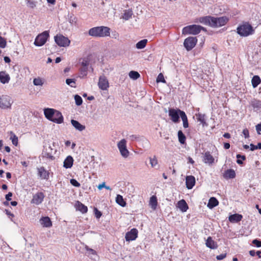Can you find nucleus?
Wrapping results in <instances>:
<instances>
[{
    "label": "nucleus",
    "instance_id": "nucleus-4",
    "mask_svg": "<svg viewBox=\"0 0 261 261\" xmlns=\"http://www.w3.org/2000/svg\"><path fill=\"white\" fill-rule=\"evenodd\" d=\"M237 33L242 37H247L253 34L254 30L251 24L245 22L237 28Z\"/></svg>",
    "mask_w": 261,
    "mask_h": 261
},
{
    "label": "nucleus",
    "instance_id": "nucleus-16",
    "mask_svg": "<svg viewBox=\"0 0 261 261\" xmlns=\"http://www.w3.org/2000/svg\"><path fill=\"white\" fill-rule=\"evenodd\" d=\"M38 175L41 179H48L49 178V172L43 167H41L37 168Z\"/></svg>",
    "mask_w": 261,
    "mask_h": 261
},
{
    "label": "nucleus",
    "instance_id": "nucleus-38",
    "mask_svg": "<svg viewBox=\"0 0 261 261\" xmlns=\"http://www.w3.org/2000/svg\"><path fill=\"white\" fill-rule=\"evenodd\" d=\"M133 15L132 11L131 10H125L123 13L122 16V18L125 20H128L130 18H131Z\"/></svg>",
    "mask_w": 261,
    "mask_h": 261
},
{
    "label": "nucleus",
    "instance_id": "nucleus-39",
    "mask_svg": "<svg viewBox=\"0 0 261 261\" xmlns=\"http://www.w3.org/2000/svg\"><path fill=\"white\" fill-rule=\"evenodd\" d=\"M178 138L179 142L181 144H184L186 141V137L181 130L178 132Z\"/></svg>",
    "mask_w": 261,
    "mask_h": 261
},
{
    "label": "nucleus",
    "instance_id": "nucleus-62",
    "mask_svg": "<svg viewBox=\"0 0 261 261\" xmlns=\"http://www.w3.org/2000/svg\"><path fill=\"white\" fill-rule=\"evenodd\" d=\"M223 137L224 138H230V135L229 134V133H225L224 135H223Z\"/></svg>",
    "mask_w": 261,
    "mask_h": 261
},
{
    "label": "nucleus",
    "instance_id": "nucleus-29",
    "mask_svg": "<svg viewBox=\"0 0 261 261\" xmlns=\"http://www.w3.org/2000/svg\"><path fill=\"white\" fill-rule=\"evenodd\" d=\"M158 204L157 198L155 196H152L149 200V205L153 210L156 208Z\"/></svg>",
    "mask_w": 261,
    "mask_h": 261
},
{
    "label": "nucleus",
    "instance_id": "nucleus-22",
    "mask_svg": "<svg viewBox=\"0 0 261 261\" xmlns=\"http://www.w3.org/2000/svg\"><path fill=\"white\" fill-rule=\"evenodd\" d=\"M205 245L207 247L212 249H215L218 247L217 243L215 242L211 237L207 238Z\"/></svg>",
    "mask_w": 261,
    "mask_h": 261
},
{
    "label": "nucleus",
    "instance_id": "nucleus-24",
    "mask_svg": "<svg viewBox=\"0 0 261 261\" xmlns=\"http://www.w3.org/2000/svg\"><path fill=\"white\" fill-rule=\"evenodd\" d=\"M71 123L76 130L80 132L84 130L86 128L85 125L81 124L79 121L73 119L71 120Z\"/></svg>",
    "mask_w": 261,
    "mask_h": 261
},
{
    "label": "nucleus",
    "instance_id": "nucleus-25",
    "mask_svg": "<svg viewBox=\"0 0 261 261\" xmlns=\"http://www.w3.org/2000/svg\"><path fill=\"white\" fill-rule=\"evenodd\" d=\"M75 207L76 210L80 211L82 213H86L88 211L87 207L79 201L76 202Z\"/></svg>",
    "mask_w": 261,
    "mask_h": 261
},
{
    "label": "nucleus",
    "instance_id": "nucleus-63",
    "mask_svg": "<svg viewBox=\"0 0 261 261\" xmlns=\"http://www.w3.org/2000/svg\"><path fill=\"white\" fill-rule=\"evenodd\" d=\"M256 252L254 250H250L249 251V254L251 256H254Z\"/></svg>",
    "mask_w": 261,
    "mask_h": 261
},
{
    "label": "nucleus",
    "instance_id": "nucleus-15",
    "mask_svg": "<svg viewBox=\"0 0 261 261\" xmlns=\"http://www.w3.org/2000/svg\"><path fill=\"white\" fill-rule=\"evenodd\" d=\"M203 161L205 164H213L215 162V159L209 151H206L203 154Z\"/></svg>",
    "mask_w": 261,
    "mask_h": 261
},
{
    "label": "nucleus",
    "instance_id": "nucleus-54",
    "mask_svg": "<svg viewBox=\"0 0 261 261\" xmlns=\"http://www.w3.org/2000/svg\"><path fill=\"white\" fill-rule=\"evenodd\" d=\"M95 216L97 218H99L101 216V212H99V211H98L96 208L95 209Z\"/></svg>",
    "mask_w": 261,
    "mask_h": 261
},
{
    "label": "nucleus",
    "instance_id": "nucleus-19",
    "mask_svg": "<svg viewBox=\"0 0 261 261\" xmlns=\"http://www.w3.org/2000/svg\"><path fill=\"white\" fill-rule=\"evenodd\" d=\"M89 64V61L88 58H84L82 59L81 65L83 66V68L81 69V74H83V76H86L87 75V71Z\"/></svg>",
    "mask_w": 261,
    "mask_h": 261
},
{
    "label": "nucleus",
    "instance_id": "nucleus-47",
    "mask_svg": "<svg viewBox=\"0 0 261 261\" xmlns=\"http://www.w3.org/2000/svg\"><path fill=\"white\" fill-rule=\"evenodd\" d=\"M6 40L4 38L0 37V47L5 48L6 46Z\"/></svg>",
    "mask_w": 261,
    "mask_h": 261
},
{
    "label": "nucleus",
    "instance_id": "nucleus-35",
    "mask_svg": "<svg viewBox=\"0 0 261 261\" xmlns=\"http://www.w3.org/2000/svg\"><path fill=\"white\" fill-rule=\"evenodd\" d=\"M147 41V39H143L139 41L136 45V48L138 49L144 48L146 46Z\"/></svg>",
    "mask_w": 261,
    "mask_h": 261
},
{
    "label": "nucleus",
    "instance_id": "nucleus-26",
    "mask_svg": "<svg viewBox=\"0 0 261 261\" xmlns=\"http://www.w3.org/2000/svg\"><path fill=\"white\" fill-rule=\"evenodd\" d=\"M218 204L219 201L215 197H213L210 198L207 206L209 208L212 209L214 207L217 206Z\"/></svg>",
    "mask_w": 261,
    "mask_h": 261
},
{
    "label": "nucleus",
    "instance_id": "nucleus-7",
    "mask_svg": "<svg viewBox=\"0 0 261 261\" xmlns=\"http://www.w3.org/2000/svg\"><path fill=\"white\" fill-rule=\"evenodd\" d=\"M49 37V32L45 31L37 36L34 44L36 46H42L45 44Z\"/></svg>",
    "mask_w": 261,
    "mask_h": 261
},
{
    "label": "nucleus",
    "instance_id": "nucleus-10",
    "mask_svg": "<svg viewBox=\"0 0 261 261\" xmlns=\"http://www.w3.org/2000/svg\"><path fill=\"white\" fill-rule=\"evenodd\" d=\"M197 39L196 37H189L186 38L184 42V45L188 51L191 50L196 45Z\"/></svg>",
    "mask_w": 261,
    "mask_h": 261
},
{
    "label": "nucleus",
    "instance_id": "nucleus-21",
    "mask_svg": "<svg viewBox=\"0 0 261 261\" xmlns=\"http://www.w3.org/2000/svg\"><path fill=\"white\" fill-rule=\"evenodd\" d=\"M73 164V158L70 155H68L64 161L63 167L66 169L70 168L72 167Z\"/></svg>",
    "mask_w": 261,
    "mask_h": 261
},
{
    "label": "nucleus",
    "instance_id": "nucleus-17",
    "mask_svg": "<svg viewBox=\"0 0 261 261\" xmlns=\"http://www.w3.org/2000/svg\"><path fill=\"white\" fill-rule=\"evenodd\" d=\"M186 187L188 189H191L195 184V178L192 175L187 176L186 178Z\"/></svg>",
    "mask_w": 261,
    "mask_h": 261
},
{
    "label": "nucleus",
    "instance_id": "nucleus-42",
    "mask_svg": "<svg viewBox=\"0 0 261 261\" xmlns=\"http://www.w3.org/2000/svg\"><path fill=\"white\" fill-rule=\"evenodd\" d=\"M74 100L75 102V104L77 106H81L83 103V99L82 97L79 95H75L74 96Z\"/></svg>",
    "mask_w": 261,
    "mask_h": 261
},
{
    "label": "nucleus",
    "instance_id": "nucleus-59",
    "mask_svg": "<svg viewBox=\"0 0 261 261\" xmlns=\"http://www.w3.org/2000/svg\"><path fill=\"white\" fill-rule=\"evenodd\" d=\"M4 60L6 63H10L11 61L10 59L8 57H5Z\"/></svg>",
    "mask_w": 261,
    "mask_h": 261
},
{
    "label": "nucleus",
    "instance_id": "nucleus-56",
    "mask_svg": "<svg viewBox=\"0 0 261 261\" xmlns=\"http://www.w3.org/2000/svg\"><path fill=\"white\" fill-rule=\"evenodd\" d=\"M12 196V194L11 192H9L6 195V199H7V200L10 201L11 200Z\"/></svg>",
    "mask_w": 261,
    "mask_h": 261
},
{
    "label": "nucleus",
    "instance_id": "nucleus-53",
    "mask_svg": "<svg viewBox=\"0 0 261 261\" xmlns=\"http://www.w3.org/2000/svg\"><path fill=\"white\" fill-rule=\"evenodd\" d=\"M226 257V254H221L216 256L218 260H222Z\"/></svg>",
    "mask_w": 261,
    "mask_h": 261
},
{
    "label": "nucleus",
    "instance_id": "nucleus-55",
    "mask_svg": "<svg viewBox=\"0 0 261 261\" xmlns=\"http://www.w3.org/2000/svg\"><path fill=\"white\" fill-rule=\"evenodd\" d=\"M86 249L88 251H89V254H92V255H95L96 252L95 250H94L92 249L88 248V247H86Z\"/></svg>",
    "mask_w": 261,
    "mask_h": 261
},
{
    "label": "nucleus",
    "instance_id": "nucleus-14",
    "mask_svg": "<svg viewBox=\"0 0 261 261\" xmlns=\"http://www.w3.org/2000/svg\"><path fill=\"white\" fill-rule=\"evenodd\" d=\"M138 232L137 229H132L125 234V238L126 241L129 242L136 240L138 236Z\"/></svg>",
    "mask_w": 261,
    "mask_h": 261
},
{
    "label": "nucleus",
    "instance_id": "nucleus-34",
    "mask_svg": "<svg viewBox=\"0 0 261 261\" xmlns=\"http://www.w3.org/2000/svg\"><path fill=\"white\" fill-rule=\"evenodd\" d=\"M149 159L150 164L151 165L152 168H155L158 166V161L155 156H154L153 157H149Z\"/></svg>",
    "mask_w": 261,
    "mask_h": 261
},
{
    "label": "nucleus",
    "instance_id": "nucleus-1",
    "mask_svg": "<svg viewBox=\"0 0 261 261\" xmlns=\"http://www.w3.org/2000/svg\"><path fill=\"white\" fill-rule=\"evenodd\" d=\"M228 20V19L226 16L215 17L206 16L197 18L195 22H199L213 28H218L224 25Z\"/></svg>",
    "mask_w": 261,
    "mask_h": 261
},
{
    "label": "nucleus",
    "instance_id": "nucleus-52",
    "mask_svg": "<svg viewBox=\"0 0 261 261\" xmlns=\"http://www.w3.org/2000/svg\"><path fill=\"white\" fill-rule=\"evenodd\" d=\"M44 156L46 158L50 159V160H54L55 159V157L49 153H44Z\"/></svg>",
    "mask_w": 261,
    "mask_h": 261
},
{
    "label": "nucleus",
    "instance_id": "nucleus-27",
    "mask_svg": "<svg viewBox=\"0 0 261 261\" xmlns=\"http://www.w3.org/2000/svg\"><path fill=\"white\" fill-rule=\"evenodd\" d=\"M242 217L241 215L235 214L229 217V220L232 223H237L242 220Z\"/></svg>",
    "mask_w": 261,
    "mask_h": 261
},
{
    "label": "nucleus",
    "instance_id": "nucleus-28",
    "mask_svg": "<svg viewBox=\"0 0 261 261\" xmlns=\"http://www.w3.org/2000/svg\"><path fill=\"white\" fill-rule=\"evenodd\" d=\"M178 207L183 212H186L188 209V206L185 200H181L178 202Z\"/></svg>",
    "mask_w": 261,
    "mask_h": 261
},
{
    "label": "nucleus",
    "instance_id": "nucleus-36",
    "mask_svg": "<svg viewBox=\"0 0 261 261\" xmlns=\"http://www.w3.org/2000/svg\"><path fill=\"white\" fill-rule=\"evenodd\" d=\"M181 118L183 121V126L187 128L189 126L187 117L185 112H181Z\"/></svg>",
    "mask_w": 261,
    "mask_h": 261
},
{
    "label": "nucleus",
    "instance_id": "nucleus-45",
    "mask_svg": "<svg viewBox=\"0 0 261 261\" xmlns=\"http://www.w3.org/2000/svg\"><path fill=\"white\" fill-rule=\"evenodd\" d=\"M237 158L238 159L237 161V163L238 164H243V162L242 160H240L239 159L240 158H241L242 160H245L246 159V157L245 155H242L241 154H237Z\"/></svg>",
    "mask_w": 261,
    "mask_h": 261
},
{
    "label": "nucleus",
    "instance_id": "nucleus-43",
    "mask_svg": "<svg viewBox=\"0 0 261 261\" xmlns=\"http://www.w3.org/2000/svg\"><path fill=\"white\" fill-rule=\"evenodd\" d=\"M77 21V18L74 15H71L69 18V22L71 25H76Z\"/></svg>",
    "mask_w": 261,
    "mask_h": 261
},
{
    "label": "nucleus",
    "instance_id": "nucleus-37",
    "mask_svg": "<svg viewBox=\"0 0 261 261\" xmlns=\"http://www.w3.org/2000/svg\"><path fill=\"white\" fill-rule=\"evenodd\" d=\"M10 140H11L12 144L16 146H17L18 137L12 132H10Z\"/></svg>",
    "mask_w": 261,
    "mask_h": 261
},
{
    "label": "nucleus",
    "instance_id": "nucleus-64",
    "mask_svg": "<svg viewBox=\"0 0 261 261\" xmlns=\"http://www.w3.org/2000/svg\"><path fill=\"white\" fill-rule=\"evenodd\" d=\"M188 162L191 163V164H192L194 163V160L191 158H190V157H189L188 158Z\"/></svg>",
    "mask_w": 261,
    "mask_h": 261
},
{
    "label": "nucleus",
    "instance_id": "nucleus-49",
    "mask_svg": "<svg viewBox=\"0 0 261 261\" xmlns=\"http://www.w3.org/2000/svg\"><path fill=\"white\" fill-rule=\"evenodd\" d=\"M252 243L257 247H261V241L257 239L253 240Z\"/></svg>",
    "mask_w": 261,
    "mask_h": 261
},
{
    "label": "nucleus",
    "instance_id": "nucleus-50",
    "mask_svg": "<svg viewBox=\"0 0 261 261\" xmlns=\"http://www.w3.org/2000/svg\"><path fill=\"white\" fill-rule=\"evenodd\" d=\"M243 134L245 137V138H249V131L247 129H244L243 130Z\"/></svg>",
    "mask_w": 261,
    "mask_h": 261
},
{
    "label": "nucleus",
    "instance_id": "nucleus-2",
    "mask_svg": "<svg viewBox=\"0 0 261 261\" xmlns=\"http://www.w3.org/2000/svg\"><path fill=\"white\" fill-rule=\"evenodd\" d=\"M43 111L45 118L48 120L57 124L64 122V117L60 111L52 108H45Z\"/></svg>",
    "mask_w": 261,
    "mask_h": 261
},
{
    "label": "nucleus",
    "instance_id": "nucleus-41",
    "mask_svg": "<svg viewBox=\"0 0 261 261\" xmlns=\"http://www.w3.org/2000/svg\"><path fill=\"white\" fill-rule=\"evenodd\" d=\"M66 83L71 87L75 88L76 87L75 80L74 79H67Z\"/></svg>",
    "mask_w": 261,
    "mask_h": 261
},
{
    "label": "nucleus",
    "instance_id": "nucleus-31",
    "mask_svg": "<svg viewBox=\"0 0 261 261\" xmlns=\"http://www.w3.org/2000/svg\"><path fill=\"white\" fill-rule=\"evenodd\" d=\"M261 80L258 75H254L251 80L252 85L253 88H256L260 83Z\"/></svg>",
    "mask_w": 261,
    "mask_h": 261
},
{
    "label": "nucleus",
    "instance_id": "nucleus-6",
    "mask_svg": "<svg viewBox=\"0 0 261 261\" xmlns=\"http://www.w3.org/2000/svg\"><path fill=\"white\" fill-rule=\"evenodd\" d=\"M13 100L12 97L8 95H0V109L10 110L12 108Z\"/></svg>",
    "mask_w": 261,
    "mask_h": 261
},
{
    "label": "nucleus",
    "instance_id": "nucleus-5",
    "mask_svg": "<svg viewBox=\"0 0 261 261\" xmlns=\"http://www.w3.org/2000/svg\"><path fill=\"white\" fill-rule=\"evenodd\" d=\"M206 31V30L204 27L196 24L189 25L184 27L182 29V33L184 35H197L199 34L201 31Z\"/></svg>",
    "mask_w": 261,
    "mask_h": 261
},
{
    "label": "nucleus",
    "instance_id": "nucleus-20",
    "mask_svg": "<svg viewBox=\"0 0 261 261\" xmlns=\"http://www.w3.org/2000/svg\"><path fill=\"white\" fill-rule=\"evenodd\" d=\"M236 174L233 169H227L223 173V177L226 179L234 178Z\"/></svg>",
    "mask_w": 261,
    "mask_h": 261
},
{
    "label": "nucleus",
    "instance_id": "nucleus-51",
    "mask_svg": "<svg viewBox=\"0 0 261 261\" xmlns=\"http://www.w3.org/2000/svg\"><path fill=\"white\" fill-rule=\"evenodd\" d=\"M256 129L258 135L261 134V123L256 125Z\"/></svg>",
    "mask_w": 261,
    "mask_h": 261
},
{
    "label": "nucleus",
    "instance_id": "nucleus-11",
    "mask_svg": "<svg viewBox=\"0 0 261 261\" xmlns=\"http://www.w3.org/2000/svg\"><path fill=\"white\" fill-rule=\"evenodd\" d=\"M98 86L100 90L103 91L108 89L109 83L107 77L105 75H101L99 77Z\"/></svg>",
    "mask_w": 261,
    "mask_h": 261
},
{
    "label": "nucleus",
    "instance_id": "nucleus-12",
    "mask_svg": "<svg viewBox=\"0 0 261 261\" xmlns=\"http://www.w3.org/2000/svg\"><path fill=\"white\" fill-rule=\"evenodd\" d=\"M181 112H184L179 109L175 110L174 109H170L169 110V115L171 119L174 123H177L179 121V115L181 117Z\"/></svg>",
    "mask_w": 261,
    "mask_h": 261
},
{
    "label": "nucleus",
    "instance_id": "nucleus-32",
    "mask_svg": "<svg viewBox=\"0 0 261 261\" xmlns=\"http://www.w3.org/2000/svg\"><path fill=\"white\" fill-rule=\"evenodd\" d=\"M116 202L117 204L121 206H125L126 205V202L124 200L123 197L120 195H117L116 198Z\"/></svg>",
    "mask_w": 261,
    "mask_h": 261
},
{
    "label": "nucleus",
    "instance_id": "nucleus-18",
    "mask_svg": "<svg viewBox=\"0 0 261 261\" xmlns=\"http://www.w3.org/2000/svg\"><path fill=\"white\" fill-rule=\"evenodd\" d=\"M41 225L44 227H50L52 226V222L48 217H42L40 219Z\"/></svg>",
    "mask_w": 261,
    "mask_h": 261
},
{
    "label": "nucleus",
    "instance_id": "nucleus-60",
    "mask_svg": "<svg viewBox=\"0 0 261 261\" xmlns=\"http://www.w3.org/2000/svg\"><path fill=\"white\" fill-rule=\"evenodd\" d=\"M224 147L226 149H229L230 148V144L228 143H225L224 144Z\"/></svg>",
    "mask_w": 261,
    "mask_h": 261
},
{
    "label": "nucleus",
    "instance_id": "nucleus-46",
    "mask_svg": "<svg viewBox=\"0 0 261 261\" xmlns=\"http://www.w3.org/2000/svg\"><path fill=\"white\" fill-rule=\"evenodd\" d=\"M156 82L157 83H159V82H162V83H165L166 81L164 79V75H163L162 73H160L157 78H156Z\"/></svg>",
    "mask_w": 261,
    "mask_h": 261
},
{
    "label": "nucleus",
    "instance_id": "nucleus-48",
    "mask_svg": "<svg viewBox=\"0 0 261 261\" xmlns=\"http://www.w3.org/2000/svg\"><path fill=\"white\" fill-rule=\"evenodd\" d=\"M70 184L74 187H79L80 186V184L74 179H70Z\"/></svg>",
    "mask_w": 261,
    "mask_h": 261
},
{
    "label": "nucleus",
    "instance_id": "nucleus-58",
    "mask_svg": "<svg viewBox=\"0 0 261 261\" xmlns=\"http://www.w3.org/2000/svg\"><path fill=\"white\" fill-rule=\"evenodd\" d=\"M250 150L251 151H253L255 149H257L256 145H254L253 144H251L250 145Z\"/></svg>",
    "mask_w": 261,
    "mask_h": 261
},
{
    "label": "nucleus",
    "instance_id": "nucleus-44",
    "mask_svg": "<svg viewBox=\"0 0 261 261\" xmlns=\"http://www.w3.org/2000/svg\"><path fill=\"white\" fill-rule=\"evenodd\" d=\"M27 4L31 8H34L36 6V2L32 0H27Z\"/></svg>",
    "mask_w": 261,
    "mask_h": 261
},
{
    "label": "nucleus",
    "instance_id": "nucleus-30",
    "mask_svg": "<svg viewBox=\"0 0 261 261\" xmlns=\"http://www.w3.org/2000/svg\"><path fill=\"white\" fill-rule=\"evenodd\" d=\"M45 80L40 77H37L33 79V84L36 86H42L44 84Z\"/></svg>",
    "mask_w": 261,
    "mask_h": 261
},
{
    "label": "nucleus",
    "instance_id": "nucleus-13",
    "mask_svg": "<svg viewBox=\"0 0 261 261\" xmlns=\"http://www.w3.org/2000/svg\"><path fill=\"white\" fill-rule=\"evenodd\" d=\"M44 198V195L42 192H38L34 195L31 200V203L39 205L42 203Z\"/></svg>",
    "mask_w": 261,
    "mask_h": 261
},
{
    "label": "nucleus",
    "instance_id": "nucleus-8",
    "mask_svg": "<svg viewBox=\"0 0 261 261\" xmlns=\"http://www.w3.org/2000/svg\"><path fill=\"white\" fill-rule=\"evenodd\" d=\"M56 43L60 47H66L69 46L70 40L62 34H57L54 37Z\"/></svg>",
    "mask_w": 261,
    "mask_h": 261
},
{
    "label": "nucleus",
    "instance_id": "nucleus-9",
    "mask_svg": "<svg viewBox=\"0 0 261 261\" xmlns=\"http://www.w3.org/2000/svg\"><path fill=\"white\" fill-rule=\"evenodd\" d=\"M117 147L121 155L123 158H126L128 156L129 152L126 148V141L125 139H123L118 142Z\"/></svg>",
    "mask_w": 261,
    "mask_h": 261
},
{
    "label": "nucleus",
    "instance_id": "nucleus-23",
    "mask_svg": "<svg viewBox=\"0 0 261 261\" xmlns=\"http://www.w3.org/2000/svg\"><path fill=\"white\" fill-rule=\"evenodd\" d=\"M10 80V76L5 71L0 72V81L2 83L4 84L8 83Z\"/></svg>",
    "mask_w": 261,
    "mask_h": 261
},
{
    "label": "nucleus",
    "instance_id": "nucleus-57",
    "mask_svg": "<svg viewBox=\"0 0 261 261\" xmlns=\"http://www.w3.org/2000/svg\"><path fill=\"white\" fill-rule=\"evenodd\" d=\"M105 187H106V184L105 182H103L102 183H101V184H99L97 186V188L99 190H101L103 188H105Z\"/></svg>",
    "mask_w": 261,
    "mask_h": 261
},
{
    "label": "nucleus",
    "instance_id": "nucleus-33",
    "mask_svg": "<svg viewBox=\"0 0 261 261\" xmlns=\"http://www.w3.org/2000/svg\"><path fill=\"white\" fill-rule=\"evenodd\" d=\"M198 121L200 122L203 126H207V123L205 121V115L202 114H198L197 115Z\"/></svg>",
    "mask_w": 261,
    "mask_h": 261
},
{
    "label": "nucleus",
    "instance_id": "nucleus-3",
    "mask_svg": "<svg viewBox=\"0 0 261 261\" xmlns=\"http://www.w3.org/2000/svg\"><path fill=\"white\" fill-rule=\"evenodd\" d=\"M111 29L106 26L95 27L88 31L89 36L95 38H104L110 36Z\"/></svg>",
    "mask_w": 261,
    "mask_h": 261
},
{
    "label": "nucleus",
    "instance_id": "nucleus-40",
    "mask_svg": "<svg viewBox=\"0 0 261 261\" xmlns=\"http://www.w3.org/2000/svg\"><path fill=\"white\" fill-rule=\"evenodd\" d=\"M140 74L135 71H131L129 73V76L133 80H137L140 77Z\"/></svg>",
    "mask_w": 261,
    "mask_h": 261
},
{
    "label": "nucleus",
    "instance_id": "nucleus-61",
    "mask_svg": "<svg viewBox=\"0 0 261 261\" xmlns=\"http://www.w3.org/2000/svg\"><path fill=\"white\" fill-rule=\"evenodd\" d=\"M46 1L48 3L51 4V5H54L56 3V0H46Z\"/></svg>",
    "mask_w": 261,
    "mask_h": 261
}]
</instances>
